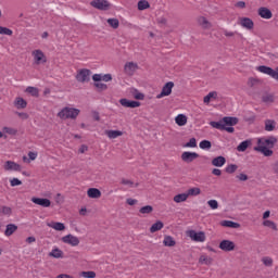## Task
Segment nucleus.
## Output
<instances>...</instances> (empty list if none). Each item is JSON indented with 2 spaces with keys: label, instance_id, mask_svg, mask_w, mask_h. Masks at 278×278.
I'll return each instance as SVG.
<instances>
[{
  "label": "nucleus",
  "instance_id": "nucleus-31",
  "mask_svg": "<svg viewBox=\"0 0 278 278\" xmlns=\"http://www.w3.org/2000/svg\"><path fill=\"white\" fill-rule=\"evenodd\" d=\"M162 229H164V223H162V220H157L151 226L150 232L155 233V231H162Z\"/></svg>",
  "mask_w": 278,
  "mask_h": 278
},
{
  "label": "nucleus",
  "instance_id": "nucleus-2",
  "mask_svg": "<svg viewBox=\"0 0 278 278\" xmlns=\"http://www.w3.org/2000/svg\"><path fill=\"white\" fill-rule=\"evenodd\" d=\"M80 112L81 111L79 109L65 106L58 113V117L61 118V121H75L77 116H79Z\"/></svg>",
  "mask_w": 278,
  "mask_h": 278
},
{
  "label": "nucleus",
  "instance_id": "nucleus-12",
  "mask_svg": "<svg viewBox=\"0 0 278 278\" xmlns=\"http://www.w3.org/2000/svg\"><path fill=\"white\" fill-rule=\"evenodd\" d=\"M199 264L204 266H212V264H214V258L205 253H202L199 257Z\"/></svg>",
  "mask_w": 278,
  "mask_h": 278
},
{
  "label": "nucleus",
  "instance_id": "nucleus-64",
  "mask_svg": "<svg viewBox=\"0 0 278 278\" xmlns=\"http://www.w3.org/2000/svg\"><path fill=\"white\" fill-rule=\"evenodd\" d=\"M273 170L276 175H278V162H276L273 166Z\"/></svg>",
  "mask_w": 278,
  "mask_h": 278
},
{
  "label": "nucleus",
  "instance_id": "nucleus-19",
  "mask_svg": "<svg viewBox=\"0 0 278 278\" xmlns=\"http://www.w3.org/2000/svg\"><path fill=\"white\" fill-rule=\"evenodd\" d=\"M175 123L176 125H178V127H184L188 125V116H186L185 114H178L175 117Z\"/></svg>",
  "mask_w": 278,
  "mask_h": 278
},
{
  "label": "nucleus",
  "instance_id": "nucleus-21",
  "mask_svg": "<svg viewBox=\"0 0 278 278\" xmlns=\"http://www.w3.org/2000/svg\"><path fill=\"white\" fill-rule=\"evenodd\" d=\"M227 160L224 156H217L212 160V165L216 166L217 168H223L225 166Z\"/></svg>",
  "mask_w": 278,
  "mask_h": 278
},
{
  "label": "nucleus",
  "instance_id": "nucleus-56",
  "mask_svg": "<svg viewBox=\"0 0 278 278\" xmlns=\"http://www.w3.org/2000/svg\"><path fill=\"white\" fill-rule=\"evenodd\" d=\"M235 8H238L239 10H244V8H247V2L239 1V2L235 3Z\"/></svg>",
  "mask_w": 278,
  "mask_h": 278
},
{
  "label": "nucleus",
  "instance_id": "nucleus-35",
  "mask_svg": "<svg viewBox=\"0 0 278 278\" xmlns=\"http://www.w3.org/2000/svg\"><path fill=\"white\" fill-rule=\"evenodd\" d=\"M163 244H164V247H175V244H177V242L175 241V239L172 236H165L164 240H163Z\"/></svg>",
  "mask_w": 278,
  "mask_h": 278
},
{
  "label": "nucleus",
  "instance_id": "nucleus-1",
  "mask_svg": "<svg viewBox=\"0 0 278 278\" xmlns=\"http://www.w3.org/2000/svg\"><path fill=\"white\" fill-rule=\"evenodd\" d=\"M277 144V137H262L257 139L256 147H254V151L257 153H262L265 157L273 156V148Z\"/></svg>",
  "mask_w": 278,
  "mask_h": 278
},
{
  "label": "nucleus",
  "instance_id": "nucleus-48",
  "mask_svg": "<svg viewBox=\"0 0 278 278\" xmlns=\"http://www.w3.org/2000/svg\"><path fill=\"white\" fill-rule=\"evenodd\" d=\"M140 214H151L153 212V206L146 205L139 210Z\"/></svg>",
  "mask_w": 278,
  "mask_h": 278
},
{
  "label": "nucleus",
  "instance_id": "nucleus-17",
  "mask_svg": "<svg viewBox=\"0 0 278 278\" xmlns=\"http://www.w3.org/2000/svg\"><path fill=\"white\" fill-rule=\"evenodd\" d=\"M22 167L17 163L13 161H7L4 163V170H15V172H21Z\"/></svg>",
  "mask_w": 278,
  "mask_h": 278
},
{
  "label": "nucleus",
  "instance_id": "nucleus-55",
  "mask_svg": "<svg viewBox=\"0 0 278 278\" xmlns=\"http://www.w3.org/2000/svg\"><path fill=\"white\" fill-rule=\"evenodd\" d=\"M237 179H239V181H248L249 176L244 173H241V174L237 175Z\"/></svg>",
  "mask_w": 278,
  "mask_h": 278
},
{
  "label": "nucleus",
  "instance_id": "nucleus-29",
  "mask_svg": "<svg viewBox=\"0 0 278 278\" xmlns=\"http://www.w3.org/2000/svg\"><path fill=\"white\" fill-rule=\"evenodd\" d=\"M188 201V194L186 192L178 193L174 197V203H186Z\"/></svg>",
  "mask_w": 278,
  "mask_h": 278
},
{
  "label": "nucleus",
  "instance_id": "nucleus-3",
  "mask_svg": "<svg viewBox=\"0 0 278 278\" xmlns=\"http://www.w3.org/2000/svg\"><path fill=\"white\" fill-rule=\"evenodd\" d=\"M33 64L40 66L41 64H47V55L41 50H35L31 52Z\"/></svg>",
  "mask_w": 278,
  "mask_h": 278
},
{
  "label": "nucleus",
  "instance_id": "nucleus-46",
  "mask_svg": "<svg viewBox=\"0 0 278 278\" xmlns=\"http://www.w3.org/2000/svg\"><path fill=\"white\" fill-rule=\"evenodd\" d=\"M108 23L113 29H118L119 22L117 18H109Z\"/></svg>",
  "mask_w": 278,
  "mask_h": 278
},
{
  "label": "nucleus",
  "instance_id": "nucleus-10",
  "mask_svg": "<svg viewBox=\"0 0 278 278\" xmlns=\"http://www.w3.org/2000/svg\"><path fill=\"white\" fill-rule=\"evenodd\" d=\"M199 157V153L197 152H182L181 160L182 162H186L187 164H190V162H194Z\"/></svg>",
  "mask_w": 278,
  "mask_h": 278
},
{
  "label": "nucleus",
  "instance_id": "nucleus-4",
  "mask_svg": "<svg viewBox=\"0 0 278 278\" xmlns=\"http://www.w3.org/2000/svg\"><path fill=\"white\" fill-rule=\"evenodd\" d=\"M187 236L192 240L193 242H205L206 237L203 231H195V230H188Z\"/></svg>",
  "mask_w": 278,
  "mask_h": 278
},
{
  "label": "nucleus",
  "instance_id": "nucleus-63",
  "mask_svg": "<svg viewBox=\"0 0 278 278\" xmlns=\"http://www.w3.org/2000/svg\"><path fill=\"white\" fill-rule=\"evenodd\" d=\"M56 278H75V277H73V276H71L68 274H61Z\"/></svg>",
  "mask_w": 278,
  "mask_h": 278
},
{
  "label": "nucleus",
  "instance_id": "nucleus-5",
  "mask_svg": "<svg viewBox=\"0 0 278 278\" xmlns=\"http://www.w3.org/2000/svg\"><path fill=\"white\" fill-rule=\"evenodd\" d=\"M219 249L225 253H231V251H236V242L227 239L222 240L219 242Z\"/></svg>",
  "mask_w": 278,
  "mask_h": 278
},
{
  "label": "nucleus",
  "instance_id": "nucleus-11",
  "mask_svg": "<svg viewBox=\"0 0 278 278\" xmlns=\"http://www.w3.org/2000/svg\"><path fill=\"white\" fill-rule=\"evenodd\" d=\"M47 227H50V229H54V231H65L66 225L64 223L60 222H47Z\"/></svg>",
  "mask_w": 278,
  "mask_h": 278
},
{
  "label": "nucleus",
  "instance_id": "nucleus-43",
  "mask_svg": "<svg viewBox=\"0 0 278 278\" xmlns=\"http://www.w3.org/2000/svg\"><path fill=\"white\" fill-rule=\"evenodd\" d=\"M199 147L200 149H203V150L212 149V142H210L208 140H202Z\"/></svg>",
  "mask_w": 278,
  "mask_h": 278
},
{
  "label": "nucleus",
  "instance_id": "nucleus-52",
  "mask_svg": "<svg viewBox=\"0 0 278 278\" xmlns=\"http://www.w3.org/2000/svg\"><path fill=\"white\" fill-rule=\"evenodd\" d=\"M80 277L94 278V277H97V274L94 271H83L80 274Z\"/></svg>",
  "mask_w": 278,
  "mask_h": 278
},
{
  "label": "nucleus",
  "instance_id": "nucleus-34",
  "mask_svg": "<svg viewBox=\"0 0 278 278\" xmlns=\"http://www.w3.org/2000/svg\"><path fill=\"white\" fill-rule=\"evenodd\" d=\"M249 147H251V141L250 140L242 141L237 147V151H239L240 153H244V151H247V149H249Z\"/></svg>",
  "mask_w": 278,
  "mask_h": 278
},
{
  "label": "nucleus",
  "instance_id": "nucleus-33",
  "mask_svg": "<svg viewBox=\"0 0 278 278\" xmlns=\"http://www.w3.org/2000/svg\"><path fill=\"white\" fill-rule=\"evenodd\" d=\"M215 99H218V92L211 91L207 96L204 97L203 101L207 104L211 101H214Z\"/></svg>",
  "mask_w": 278,
  "mask_h": 278
},
{
  "label": "nucleus",
  "instance_id": "nucleus-62",
  "mask_svg": "<svg viewBox=\"0 0 278 278\" xmlns=\"http://www.w3.org/2000/svg\"><path fill=\"white\" fill-rule=\"evenodd\" d=\"M102 81H112L111 74H102Z\"/></svg>",
  "mask_w": 278,
  "mask_h": 278
},
{
  "label": "nucleus",
  "instance_id": "nucleus-27",
  "mask_svg": "<svg viewBox=\"0 0 278 278\" xmlns=\"http://www.w3.org/2000/svg\"><path fill=\"white\" fill-rule=\"evenodd\" d=\"M198 24L201 25L203 29H210L212 27V23H210L205 16H200L198 18Z\"/></svg>",
  "mask_w": 278,
  "mask_h": 278
},
{
  "label": "nucleus",
  "instance_id": "nucleus-7",
  "mask_svg": "<svg viewBox=\"0 0 278 278\" xmlns=\"http://www.w3.org/2000/svg\"><path fill=\"white\" fill-rule=\"evenodd\" d=\"M64 244H70V247H79V238L73 235H66L61 238Z\"/></svg>",
  "mask_w": 278,
  "mask_h": 278
},
{
  "label": "nucleus",
  "instance_id": "nucleus-8",
  "mask_svg": "<svg viewBox=\"0 0 278 278\" xmlns=\"http://www.w3.org/2000/svg\"><path fill=\"white\" fill-rule=\"evenodd\" d=\"M90 5L96 8V10H110V2L108 0H93L90 2Z\"/></svg>",
  "mask_w": 278,
  "mask_h": 278
},
{
  "label": "nucleus",
  "instance_id": "nucleus-37",
  "mask_svg": "<svg viewBox=\"0 0 278 278\" xmlns=\"http://www.w3.org/2000/svg\"><path fill=\"white\" fill-rule=\"evenodd\" d=\"M263 103H275V96L273 93H266L262 98Z\"/></svg>",
  "mask_w": 278,
  "mask_h": 278
},
{
  "label": "nucleus",
  "instance_id": "nucleus-38",
  "mask_svg": "<svg viewBox=\"0 0 278 278\" xmlns=\"http://www.w3.org/2000/svg\"><path fill=\"white\" fill-rule=\"evenodd\" d=\"M210 125L214 129H220L222 131L225 129V124L223 119H220L219 122H210Z\"/></svg>",
  "mask_w": 278,
  "mask_h": 278
},
{
  "label": "nucleus",
  "instance_id": "nucleus-41",
  "mask_svg": "<svg viewBox=\"0 0 278 278\" xmlns=\"http://www.w3.org/2000/svg\"><path fill=\"white\" fill-rule=\"evenodd\" d=\"M0 214H2L3 216H11L12 208L9 206H0Z\"/></svg>",
  "mask_w": 278,
  "mask_h": 278
},
{
  "label": "nucleus",
  "instance_id": "nucleus-16",
  "mask_svg": "<svg viewBox=\"0 0 278 278\" xmlns=\"http://www.w3.org/2000/svg\"><path fill=\"white\" fill-rule=\"evenodd\" d=\"M239 25L243 27L244 29H253V20L249 17H241L239 18Z\"/></svg>",
  "mask_w": 278,
  "mask_h": 278
},
{
  "label": "nucleus",
  "instance_id": "nucleus-32",
  "mask_svg": "<svg viewBox=\"0 0 278 278\" xmlns=\"http://www.w3.org/2000/svg\"><path fill=\"white\" fill-rule=\"evenodd\" d=\"M186 193L188 199L189 197H199V194H201V188L199 187L190 188L186 191Z\"/></svg>",
  "mask_w": 278,
  "mask_h": 278
},
{
  "label": "nucleus",
  "instance_id": "nucleus-39",
  "mask_svg": "<svg viewBox=\"0 0 278 278\" xmlns=\"http://www.w3.org/2000/svg\"><path fill=\"white\" fill-rule=\"evenodd\" d=\"M261 262L266 266L267 268H270L274 264L273 257L270 256H264L262 257Z\"/></svg>",
  "mask_w": 278,
  "mask_h": 278
},
{
  "label": "nucleus",
  "instance_id": "nucleus-60",
  "mask_svg": "<svg viewBox=\"0 0 278 278\" xmlns=\"http://www.w3.org/2000/svg\"><path fill=\"white\" fill-rule=\"evenodd\" d=\"M17 116L22 119V121H27L29 118V115L27 113H17Z\"/></svg>",
  "mask_w": 278,
  "mask_h": 278
},
{
  "label": "nucleus",
  "instance_id": "nucleus-50",
  "mask_svg": "<svg viewBox=\"0 0 278 278\" xmlns=\"http://www.w3.org/2000/svg\"><path fill=\"white\" fill-rule=\"evenodd\" d=\"M132 94H134V98L139 101H142L144 99V94L136 89H132Z\"/></svg>",
  "mask_w": 278,
  "mask_h": 278
},
{
  "label": "nucleus",
  "instance_id": "nucleus-51",
  "mask_svg": "<svg viewBox=\"0 0 278 278\" xmlns=\"http://www.w3.org/2000/svg\"><path fill=\"white\" fill-rule=\"evenodd\" d=\"M207 205L211 210H218V201L216 200H208Z\"/></svg>",
  "mask_w": 278,
  "mask_h": 278
},
{
  "label": "nucleus",
  "instance_id": "nucleus-22",
  "mask_svg": "<svg viewBox=\"0 0 278 278\" xmlns=\"http://www.w3.org/2000/svg\"><path fill=\"white\" fill-rule=\"evenodd\" d=\"M49 257H54V260H60L64 257V252H62L60 248H53L51 252H49Z\"/></svg>",
  "mask_w": 278,
  "mask_h": 278
},
{
  "label": "nucleus",
  "instance_id": "nucleus-44",
  "mask_svg": "<svg viewBox=\"0 0 278 278\" xmlns=\"http://www.w3.org/2000/svg\"><path fill=\"white\" fill-rule=\"evenodd\" d=\"M13 31L12 29L8 27L0 26V35L1 36H12Z\"/></svg>",
  "mask_w": 278,
  "mask_h": 278
},
{
  "label": "nucleus",
  "instance_id": "nucleus-40",
  "mask_svg": "<svg viewBox=\"0 0 278 278\" xmlns=\"http://www.w3.org/2000/svg\"><path fill=\"white\" fill-rule=\"evenodd\" d=\"M264 227H268L269 229H274V231H277V224H275L273 220L265 219L263 222Z\"/></svg>",
  "mask_w": 278,
  "mask_h": 278
},
{
  "label": "nucleus",
  "instance_id": "nucleus-49",
  "mask_svg": "<svg viewBox=\"0 0 278 278\" xmlns=\"http://www.w3.org/2000/svg\"><path fill=\"white\" fill-rule=\"evenodd\" d=\"M238 170V165L230 164L226 167V173H229L230 175L236 173Z\"/></svg>",
  "mask_w": 278,
  "mask_h": 278
},
{
  "label": "nucleus",
  "instance_id": "nucleus-36",
  "mask_svg": "<svg viewBox=\"0 0 278 278\" xmlns=\"http://www.w3.org/2000/svg\"><path fill=\"white\" fill-rule=\"evenodd\" d=\"M121 184L123 186H126V188H138V184L134 182L132 180H129L127 178H123Z\"/></svg>",
  "mask_w": 278,
  "mask_h": 278
},
{
  "label": "nucleus",
  "instance_id": "nucleus-45",
  "mask_svg": "<svg viewBox=\"0 0 278 278\" xmlns=\"http://www.w3.org/2000/svg\"><path fill=\"white\" fill-rule=\"evenodd\" d=\"M26 92H28V94H31V97H38L39 94L38 88L36 87H27Z\"/></svg>",
  "mask_w": 278,
  "mask_h": 278
},
{
  "label": "nucleus",
  "instance_id": "nucleus-25",
  "mask_svg": "<svg viewBox=\"0 0 278 278\" xmlns=\"http://www.w3.org/2000/svg\"><path fill=\"white\" fill-rule=\"evenodd\" d=\"M105 135L110 140H115V138H121L123 136V131L121 130H105Z\"/></svg>",
  "mask_w": 278,
  "mask_h": 278
},
{
  "label": "nucleus",
  "instance_id": "nucleus-6",
  "mask_svg": "<svg viewBox=\"0 0 278 278\" xmlns=\"http://www.w3.org/2000/svg\"><path fill=\"white\" fill-rule=\"evenodd\" d=\"M173 88H175V84L173 81L166 83L163 86L161 93L156 96V99H164V97H169V94L173 92Z\"/></svg>",
  "mask_w": 278,
  "mask_h": 278
},
{
  "label": "nucleus",
  "instance_id": "nucleus-26",
  "mask_svg": "<svg viewBox=\"0 0 278 278\" xmlns=\"http://www.w3.org/2000/svg\"><path fill=\"white\" fill-rule=\"evenodd\" d=\"M14 105L17 110H25V108H27V101H25L23 98H16Z\"/></svg>",
  "mask_w": 278,
  "mask_h": 278
},
{
  "label": "nucleus",
  "instance_id": "nucleus-54",
  "mask_svg": "<svg viewBox=\"0 0 278 278\" xmlns=\"http://www.w3.org/2000/svg\"><path fill=\"white\" fill-rule=\"evenodd\" d=\"M10 184H11L12 188H14L16 186H22L23 181L18 180V178H13L10 180Z\"/></svg>",
  "mask_w": 278,
  "mask_h": 278
},
{
  "label": "nucleus",
  "instance_id": "nucleus-59",
  "mask_svg": "<svg viewBox=\"0 0 278 278\" xmlns=\"http://www.w3.org/2000/svg\"><path fill=\"white\" fill-rule=\"evenodd\" d=\"M92 79L93 81H103V74H94Z\"/></svg>",
  "mask_w": 278,
  "mask_h": 278
},
{
  "label": "nucleus",
  "instance_id": "nucleus-42",
  "mask_svg": "<svg viewBox=\"0 0 278 278\" xmlns=\"http://www.w3.org/2000/svg\"><path fill=\"white\" fill-rule=\"evenodd\" d=\"M149 8H150L149 1L140 0L138 2V10H149Z\"/></svg>",
  "mask_w": 278,
  "mask_h": 278
},
{
  "label": "nucleus",
  "instance_id": "nucleus-18",
  "mask_svg": "<svg viewBox=\"0 0 278 278\" xmlns=\"http://www.w3.org/2000/svg\"><path fill=\"white\" fill-rule=\"evenodd\" d=\"M265 131H277V122L275 119H265Z\"/></svg>",
  "mask_w": 278,
  "mask_h": 278
},
{
  "label": "nucleus",
  "instance_id": "nucleus-9",
  "mask_svg": "<svg viewBox=\"0 0 278 278\" xmlns=\"http://www.w3.org/2000/svg\"><path fill=\"white\" fill-rule=\"evenodd\" d=\"M76 79L80 84H86L87 81H90V71L89 70H79L76 75Z\"/></svg>",
  "mask_w": 278,
  "mask_h": 278
},
{
  "label": "nucleus",
  "instance_id": "nucleus-58",
  "mask_svg": "<svg viewBox=\"0 0 278 278\" xmlns=\"http://www.w3.org/2000/svg\"><path fill=\"white\" fill-rule=\"evenodd\" d=\"M28 157L30 162H34L38 157V152H28Z\"/></svg>",
  "mask_w": 278,
  "mask_h": 278
},
{
  "label": "nucleus",
  "instance_id": "nucleus-23",
  "mask_svg": "<svg viewBox=\"0 0 278 278\" xmlns=\"http://www.w3.org/2000/svg\"><path fill=\"white\" fill-rule=\"evenodd\" d=\"M87 194H88L89 199H100L101 198V191L97 188L88 189Z\"/></svg>",
  "mask_w": 278,
  "mask_h": 278
},
{
  "label": "nucleus",
  "instance_id": "nucleus-47",
  "mask_svg": "<svg viewBox=\"0 0 278 278\" xmlns=\"http://www.w3.org/2000/svg\"><path fill=\"white\" fill-rule=\"evenodd\" d=\"M3 134H9V136H16V129L12 127H3Z\"/></svg>",
  "mask_w": 278,
  "mask_h": 278
},
{
  "label": "nucleus",
  "instance_id": "nucleus-24",
  "mask_svg": "<svg viewBox=\"0 0 278 278\" xmlns=\"http://www.w3.org/2000/svg\"><path fill=\"white\" fill-rule=\"evenodd\" d=\"M18 229V226L14 225V224H8L7 228L4 230V236H7L8 238H10V236H12L13 233H15V231Z\"/></svg>",
  "mask_w": 278,
  "mask_h": 278
},
{
  "label": "nucleus",
  "instance_id": "nucleus-14",
  "mask_svg": "<svg viewBox=\"0 0 278 278\" xmlns=\"http://www.w3.org/2000/svg\"><path fill=\"white\" fill-rule=\"evenodd\" d=\"M136 71H138V64L134 63V62H128L125 64L124 66V73H126V75H134V73H136Z\"/></svg>",
  "mask_w": 278,
  "mask_h": 278
},
{
  "label": "nucleus",
  "instance_id": "nucleus-57",
  "mask_svg": "<svg viewBox=\"0 0 278 278\" xmlns=\"http://www.w3.org/2000/svg\"><path fill=\"white\" fill-rule=\"evenodd\" d=\"M224 36H226V38H233V36H236V33L231 31V30H227L225 29L223 31Z\"/></svg>",
  "mask_w": 278,
  "mask_h": 278
},
{
  "label": "nucleus",
  "instance_id": "nucleus-28",
  "mask_svg": "<svg viewBox=\"0 0 278 278\" xmlns=\"http://www.w3.org/2000/svg\"><path fill=\"white\" fill-rule=\"evenodd\" d=\"M220 225L222 227H228L229 229H238L240 227V224L232 220H223Z\"/></svg>",
  "mask_w": 278,
  "mask_h": 278
},
{
  "label": "nucleus",
  "instance_id": "nucleus-53",
  "mask_svg": "<svg viewBox=\"0 0 278 278\" xmlns=\"http://www.w3.org/2000/svg\"><path fill=\"white\" fill-rule=\"evenodd\" d=\"M186 147L189 149H194L197 147V139L195 138H191L189 140V142L186 143Z\"/></svg>",
  "mask_w": 278,
  "mask_h": 278
},
{
  "label": "nucleus",
  "instance_id": "nucleus-30",
  "mask_svg": "<svg viewBox=\"0 0 278 278\" xmlns=\"http://www.w3.org/2000/svg\"><path fill=\"white\" fill-rule=\"evenodd\" d=\"M224 127H227L229 125L230 127H233V125H238V118L236 117H224L223 119Z\"/></svg>",
  "mask_w": 278,
  "mask_h": 278
},
{
  "label": "nucleus",
  "instance_id": "nucleus-13",
  "mask_svg": "<svg viewBox=\"0 0 278 278\" xmlns=\"http://www.w3.org/2000/svg\"><path fill=\"white\" fill-rule=\"evenodd\" d=\"M35 205H40L41 207H51V200L46 198H31Z\"/></svg>",
  "mask_w": 278,
  "mask_h": 278
},
{
  "label": "nucleus",
  "instance_id": "nucleus-61",
  "mask_svg": "<svg viewBox=\"0 0 278 278\" xmlns=\"http://www.w3.org/2000/svg\"><path fill=\"white\" fill-rule=\"evenodd\" d=\"M96 88H99L100 90H108V85L103 83H97Z\"/></svg>",
  "mask_w": 278,
  "mask_h": 278
},
{
  "label": "nucleus",
  "instance_id": "nucleus-15",
  "mask_svg": "<svg viewBox=\"0 0 278 278\" xmlns=\"http://www.w3.org/2000/svg\"><path fill=\"white\" fill-rule=\"evenodd\" d=\"M121 105H123V108H140V102L138 101H134V100H127L125 98L119 100Z\"/></svg>",
  "mask_w": 278,
  "mask_h": 278
},
{
  "label": "nucleus",
  "instance_id": "nucleus-20",
  "mask_svg": "<svg viewBox=\"0 0 278 278\" xmlns=\"http://www.w3.org/2000/svg\"><path fill=\"white\" fill-rule=\"evenodd\" d=\"M258 15L261 18H273V12H270V10L268 8H260L258 9Z\"/></svg>",
  "mask_w": 278,
  "mask_h": 278
}]
</instances>
